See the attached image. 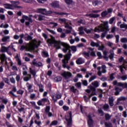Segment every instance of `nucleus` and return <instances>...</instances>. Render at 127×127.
Listing matches in <instances>:
<instances>
[{"instance_id":"1","label":"nucleus","mask_w":127,"mask_h":127,"mask_svg":"<svg viewBox=\"0 0 127 127\" xmlns=\"http://www.w3.org/2000/svg\"><path fill=\"white\" fill-rule=\"evenodd\" d=\"M12 4L5 3L3 4L6 9H13V8H22V6H18L20 3L19 1H12Z\"/></svg>"},{"instance_id":"2","label":"nucleus","mask_w":127,"mask_h":127,"mask_svg":"<svg viewBox=\"0 0 127 127\" xmlns=\"http://www.w3.org/2000/svg\"><path fill=\"white\" fill-rule=\"evenodd\" d=\"M51 39H48L47 42V43H49V46H52V45H54V47L56 48L57 50H58V49H60L61 47L60 46H59L60 44H61V42H59L56 41L55 40V37H53V36H51Z\"/></svg>"},{"instance_id":"3","label":"nucleus","mask_w":127,"mask_h":127,"mask_svg":"<svg viewBox=\"0 0 127 127\" xmlns=\"http://www.w3.org/2000/svg\"><path fill=\"white\" fill-rule=\"evenodd\" d=\"M61 45L64 47L63 51L64 53H67L68 50L70 51V49H71L72 51H73V52H76V51H77V48L75 46H70L69 44L64 42H61Z\"/></svg>"},{"instance_id":"4","label":"nucleus","mask_w":127,"mask_h":127,"mask_svg":"<svg viewBox=\"0 0 127 127\" xmlns=\"http://www.w3.org/2000/svg\"><path fill=\"white\" fill-rule=\"evenodd\" d=\"M99 86H100L99 82L98 81H94L92 82L91 84L88 86V88L90 89H86L85 92L87 93V94H90L91 91L92 92H96V88H98Z\"/></svg>"},{"instance_id":"5","label":"nucleus","mask_w":127,"mask_h":127,"mask_svg":"<svg viewBox=\"0 0 127 127\" xmlns=\"http://www.w3.org/2000/svg\"><path fill=\"white\" fill-rule=\"evenodd\" d=\"M64 119L66 122V127H72L73 126V120L72 118V112L68 113V115L65 116Z\"/></svg>"},{"instance_id":"6","label":"nucleus","mask_w":127,"mask_h":127,"mask_svg":"<svg viewBox=\"0 0 127 127\" xmlns=\"http://www.w3.org/2000/svg\"><path fill=\"white\" fill-rule=\"evenodd\" d=\"M26 20H28V21L25 22ZM20 22L21 23H24L25 22L26 26H29L30 25V23H32L33 22V20L31 18H29L27 16L25 15H23L22 17V19H20Z\"/></svg>"},{"instance_id":"7","label":"nucleus","mask_w":127,"mask_h":127,"mask_svg":"<svg viewBox=\"0 0 127 127\" xmlns=\"http://www.w3.org/2000/svg\"><path fill=\"white\" fill-rule=\"evenodd\" d=\"M38 13H41L44 15H48V14H51L52 11L51 10H47L45 8H40L37 9Z\"/></svg>"},{"instance_id":"8","label":"nucleus","mask_w":127,"mask_h":127,"mask_svg":"<svg viewBox=\"0 0 127 127\" xmlns=\"http://www.w3.org/2000/svg\"><path fill=\"white\" fill-rule=\"evenodd\" d=\"M16 91V87L13 86L12 88V90L9 92V94L10 95V97L12 98L13 101H15V98H17V95L14 94Z\"/></svg>"},{"instance_id":"9","label":"nucleus","mask_w":127,"mask_h":127,"mask_svg":"<svg viewBox=\"0 0 127 127\" xmlns=\"http://www.w3.org/2000/svg\"><path fill=\"white\" fill-rule=\"evenodd\" d=\"M87 117L88 119L87 120V125L88 126V127H94V125H93V124H94V121L92 118V115L89 114Z\"/></svg>"},{"instance_id":"10","label":"nucleus","mask_w":127,"mask_h":127,"mask_svg":"<svg viewBox=\"0 0 127 127\" xmlns=\"http://www.w3.org/2000/svg\"><path fill=\"white\" fill-rule=\"evenodd\" d=\"M62 76L65 79H69V78L72 77V73L70 71H64L62 73Z\"/></svg>"},{"instance_id":"11","label":"nucleus","mask_w":127,"mask_h":127,"mask_svg":"<svg viewBox=\"0 0 127 127\" xmlns=\"http://www.w3.org/2000/svg\"><path fill=\"white\" fill-rule=\"evenodd\" d=\"M32 64L33 66H36V67H42V63L41 62L37 63V61H36V59H34L32 62Z\"/></svg>"},{"instance_id":"12","label":"nucleus","mask_w":127,"mask_h":127,"mask_svg":"<svg viewBox=\"0 0 127 127\" xmlns=\"http://www.w3.org/2000/svg\"><path fill=\"white\" fill-rule=\"evenodd\" d=\"M89 94L90 93L85 94V95H87V96H88V97H87V96L86 95L83 96V99L86 103H88V102H89V100H90V99H91V98H92V97L94 96L93 94Z\"/></svg>"},{"instance_id":"13","label":"nucleus","mask_w":127,"mask_h":127,"mask_svg":"<svg viewBox=\"0 0 127 127\" xmlns=\"http://www.w3.org/2000/svg\"><path fill=\"white\" fill-rule=\"evenodd\" d=\"M62 63H63V68H66L67 70H70V67L69 65H67V63H66V60L65 59H63L62 60Z\"/></svg>"},{"instance_id":"14","label":"nucleus","mask_w":127,"mask_h":127,"mask_svg":"<svg viewBox=\"0 0 127 127\" xmlns=\"http://www.w3.org/2000/svg\"><path fill=\"white\" fill-rule=\"evenodd\" d=\"M71 56H72V54H71V50H69L68 53L64 56V59H65V61L66 60L69 61L71 59Z\"/></svg>"},{"instance_id":"15","label":"nucleus","mask_w":127,"mask_h":127,"mask_svg":"<svg viewBox=\"0 0 127 127\" xmlns=\"http://www.w3.org/2000/svg\"><path fill=\"white\" fill-rule=\"evenodd\" d=\"M76 63L77 65H81V64H84V63H85V61L83 60V58H79L76 60Z\"/></svg>"},{"instance_id":"16","label":"nucleus","mask_w":127,"mask_h":127,"mask_svg":"<svg viewBox=\"0 0 127 127\" xmlns=\"http://www.w3.org/2000/svg\"><path fill=\"white\" fill-rule=\"evenodd\" d=\"M114 101H115V99H114V97L112 96L111 97L109 98L108 102L110 107H114Z\"/></svg>"},{"instance_id":"17","label":"nucleus","mask_w":127,"mask_h":127,"mask_svg":"<svg viewBox=\"0 0 127 127\" xmlns=\"http://www.w3.org/2000/svg\"><path fill=\"white\" fill-rule=\"evenodd\" d=\"M118 85H119V87H121L122 88H123V89H127V82H125V83L119 82Z\"/></svg>"},{"instance_id":"18","label":"nucleus","mask_w":127,"mask_h":127,"mask_svg":"<svg viewBox=\"0 0 127 127\" xmlns=\"http://www.w3.org/2000/svg\"><path fill=\"white\" fill-rule=\"evenodd\" d=\"M15 58L16 59V60L17 62V64L18 66H21L22 65V63H21V60L19 58V57L18 56V54H16V56L15 57Z\"/></svg>"},{"instance_id":"19","label":"nucleus","mask_w":127,"mask_h":127,"mask_svg":"<svg viewBox=\"0 0 127 127\" xmlns=\"http://www.w3.org/2000/svg\"><path fill=\"white\" fill-rule=\"evenodd\" d=\"M26 86L28 88V91L29 93H32V92H33V89H31L32 88V84H30L29 83L27 82Z\"/></svg>"},{"instance_id":"20","label":"nucleus","mask_w":127,"mask_h":127,"mask_svg":"<svg viewBox=\"0 0 127 127\" xmlns=\"http://www.w3.org/2000/svg\"><path fill=\"white\" fill-rule=\"evenodd\" d=\"M37 86L39 87V92H40V93H42L44 91V85L40 83L37 84Z\"/></svg>"},{"instance_id":"21","label":"nucleus","mask_w":127,"mask_h":127,"mask_svg":"<svg viewBox=\"0 0 127 127\" xmlns=\"http://www.w3.org/2000/svg\"><path fill=\"white\" fill-rule=\"evenodd\" d=\"M0 59L1 60V62L2 63H3L5 60H6V56H5V54H2L0 55Z\"/></svg>"},{"instance_id":"22","label":"nucleus","mask_w":127,"mask_h":127,"mask_svg":"<svg viewBox=\"0 0 127 127\" xmlns=\"http://www.w3.org/2000/svg\"><path fill=\"white\" fill-rule=\"evenodd\" d=\"M115 91L116 92H115V96H119L120 95V93L123 91L122 89H120V88L116 87H115Z\"/></svg>"},{"instance_id":"23","label":"nucleus","mask_w":127,"mask_h":127,"mask_svg":"<svg viewBox=\"0 0 127 127\" xmlns=\"http://www.w3.org/2000/svg\"><path fill=\"white\" fill-rule=\"evenodd\" d=\"M90 46H91V47L98 48V47L99 46V42L96 43L94 42V41H92L90 43Z\"/></svg>"},{"instance_id":"24","label":"nucleus","mask_w":127,"mask_h":127,"mask_svg":"<svg viewBox=\"0 0 127 127\" xmlns=\"http://www.w3.org/2000/svg\"><path fill=\"white\" fill-rule=\"evenodd\" d=\"M10 47V46H9L8 47H6L4 46H1V52H7L8 51V48Z\"/></svg>"},{"instance_id":"25","label":"nucleus","mask_w":127,"mask_h":127,"mask_svg":"<svg viewBox=\"0 0 127 127\" xmlns=\"http://www.w3.org/2000/svg\"><path fill=\"white\" fill-rule=\"evenodd\" d=\"M31 74H28L27 76L23 77V81H24V82H28L29 80H31Z\"/></svg>"},{"instance_id":"26","label":"nucleus","mask_w":127,"mask_h":127,"mask_svg":"<svg viewBox=\"0 0 127 127\" xmlns=\"http://www.w3.org/2000/svg\"><path fill=\"white\" fill-rule=\"evenodd\" d=\"M42 56L44 58H46V57H49V54H48V52L46 51H44L42 52Z\"/></svg>"},{"instance_id":"27","label":"nucleus","mask_w":127,"mask_h":127,"mask_svg":"<svg viewBox=\"0 0 127 127\" xmlns=\"http://www.w3.org/2000/svg\"><path fill=\"white\" fill-rule=\"evenodd\" d=\"M89 16L90 17H92V18H97L98 17H100V14L91 13L89 14Z\"/></svg>"},{"instance_id":"28","label":"nucleus","mask_w":127,"mask_h":127,"mask_svg":"<svg viewBox=\"0 0 127 127\" xmlns=\"http://www.w3.org/2000/svg\"><path fill=\"white\" fill-rule=\"evenodd\" d=\"M63 78L60 76H58L55 77L54 80L55 82H61L62 81Z\"/></svg>"},{"instance_id":"29","label":"nucleus","mask_w":127,"mask_h":127,"mask_svg":"<svg viewBox=\"0 0 127 127\" xmlns=\"http://www.w3.org/2000/svg\"><path fill=\"white\" fill-rule=\"evenodd\" d=\"M51 5L53 6V7H56L57 8L59 7V3L57 1L53 2Z\"/></svg>"},{"instance_id":"30","label":"nucleus","mask_w":127,"mask_h":127,"mask_svg":"<svg viewBox=\"0 0 127 127\" xmlns=\"http://www.w3.org/2000/svg\"><path fill=\"white\" fill-rule=\"evenodd\" d=\"M54 13L58 15H68L69 14L68 13H65L64 12H54Z\"/></svg>"},{"instance_id":"31","label":"nucleus","mask_w":127,"mask_h":127,"mask_svg":"<svg viewBox=\"0 0 127 127\" xmlns=\"http://www.w3.org/2000/svg\"><path fill=\"white\" fill-rule=\"evenodd\" d=\"M59 21L60 22V23H66V22H67V19H66V18H59Z\"/></svg>"},{"instance_id":"32","label":"nucleus","mask_w":127,"mask_h":127,"mask_svg":"<svg viewBox=\"0 0 127 127\" xmlns=\"http://www.w3.org/2000/svg\"><path fill=\"white\" fill-rule=\"evenodd\" d=\"M105 118L106 121H109L111 120V118H112V116H111V115H110L109 113H106L105 114Z\"/></svg>"},{"instance_id":"33","label":"nucleus","mask_w":127,"mask_h":127,"mask_svg":"<svg viewBox=\"0 0 127 127\" xmlns=\"http://www.w3.org/2000/svg\"><path fill=\"white\" fill-rule=\"evenodd\" d=\"M30 73L33 75V77L36 75V71L35 70L32 69L31 68H30Z\"/></svg>"},{"instance_id":"34","label":"nucleus","mask_w":127,"mask_h":127,"mask_svg":"<svg viewBox=\"0 0 127 127\" xmlns=\"http://www.w3.org/2000/svg\"><path fill=\"white\" fill-rule=\"evenodd\" d=\"M105 29L106 31H105V30L104 29H102L101 31L103 32L106 35H107V34H108V32L110 31V29H109V27H106V28H105Z\"/></svg>"},{"instance_id":"35","label":"nucleus","mask_w":127,"mask_h":127,"mask_svg":"<svg viewBox=\"0 0 127 127\" xmlns=\"http://www.w3.org/2000/svg\"><path fill=\"white\" fill-rule=\"evenodd\" d=\"M9 36H5L2 38L1 41L2 42H6V41H7L8 39H9Z\"/></svg>"},{"instance_id":"36","label":"nucleus","mask_w":127,"mask_h":127,"mask_svg":"<svg viewBox=\"0 0 127 127\" xmlns=\"http://www.w3.org/2000/svg\"><path fill=\"white\" fill-rule=\"evenodd\" d=\"M104 125L105 127H113V124L111 122H105Z\"/></svg>"},{"instance_id":"37","label":"nucleus","mask_w":127,"mask_h":127,"mask_svg":"<svg viewBox=\"0 0 127 127\" xmlns=\"http://www.w3.org/2000/svg\"><path fill=\"white\" fill-rule=\"evenodd\" d=\"M44 17H45L44 16H43L41 14H39L38 20L39 21H42V20H44Z\"/></svg>"},{"instance_id":"38","label":"nucleus","mask_w":127,"mask_h":127,"mask_svg":"<svg viewBox=\"0 0 127 127\" xmlns=\"http://www.w3.org/2000/svg\"><path fill=\"white\" fill-rule=\"evenodd\" d=\"M98 50H100L102 51L105 49V46L104 45H102V46H100V43H99V46L98 47Z\"/></svg>"},{"instance_id":"39","label":"nucleus","mask_w":127,"mask_h":127,"mask_svg":"<svg viewBox=\"0 0 127 127\" xmlns=\"http://www.w3.org/2000/svg\"><path fill=\"white\" fill-rule=\"evenodd\" d=\"M115 73H112L110 75V80L114 81L115 80Z\"/></svg>"},{"instance_id":"40","label":"nucleus","mask_w":127,"mask_h":127,"mask_svg":"<svg viewBox=\"0 0 127 127\" xmlns=\"http://www.w3.org/2000/svg\"><path fill=\"white\" fill-rule=\"evenodd\" d=\"M116 20V17H113L111 18L109 20L110 24H113L114 23V21Z\"/></svg>"},{"instance_id":"41","label":"nucleus","mask_w":127,"mask_h":127,"mask_svg":"<svg viewBox=\"0 0 127 127\" xmlns=\"http://www.w3.org/2000/svg\"><path fill=\"white\" fill-rule=\"evenodd\" d=\"M107 15H108V12H107V10H105L101 13V16L102 17H105L107 16Z\"/></svg>"},{"instance_id":"42","label":"nucleus","mask_w":127,"mask_h":127,"mask_svg":"<svg viewBox=\"0 0 127 127\" xmlns=\"http://www.w3.org/2000/svg\"><path fill=\"white\" fill-rule=\"evenodd\" d=\"M92 30H93V29H88V30L87 29V28H85L84 29V31L87 33V34H89V33H91Z\"/></svg>"},{"instance_id":"43","label":"nucleus","mask_w":127,"mask_h":127,"mask_svg":"<svg viewBox=\"0 0 127 127\" xmlns=\"http://www.w3.org/2000/svg\"><path fill=\"white\" fill-rule=\"evenodd\" d=\"M70 91L75 94V93H77V91H78V90L77 89H75V87L72 86L70 88Z\"/></svg>"},{"instance_id":"44","label":"nucleus","mask_w":127,"mask_h":127,"mask_svg":"<svg viewBox=\"0 0 127 127\" xmlns=\"http://www.w3.org/2000/svg\"><path fill=\"white\" fill-rule=\"evenodd\" d=\"M57 124H58V121L55 120L52 122L50 126V127H52V126H57Z\"/></svg>"},{"instance_id":"45","label":"nucleus","mask_w":127,"mask_h":127,"mask_svg":"<svg viewBox=\"0 0 127 127\" xmlns=\"http://www.w3.org/2000/svg\"><path fill=\"white\" fill-rule=\"evenodd\" d=\"M120 28H125V29H127V24H125V22L123 24H121L120 25Z\"/></svg>"},{"instance_id":"46","label":"nucleus","mask_w":127,"mask_h":127,"mask_svg":"<svg viewBox=\"0 0 127 127\" xmlns=\"http://www.w3.org/2000/svg\"><path fill=\"white\" fill-rule=\"evenodd\" d=\"M16 93L17 94V95H23V93H24V91L21 90V89H19V90H17Z\"/></svg>"},{"instance_id":"47","label":"nucleus","mask_w":127,"mask_h":127,"mask_svg":"<svg viewBox=\"0 0 127 127\" xmlns=\"http://www.w3.org/2000/svg\"><path fill=\"white\" fill-rule=\"evenodd\" d=\"M25 35H27V40L28 41H30V40H32L33 37L30 36L28 34H25Z\"/></svg>"},{"instance_id":"48","label":"nucleus","mask_w":127,"mask_h":127,"mask_svg":"<svg viewBox=\"0 0 127 127\" xmlns=\"http://www.w3.org/2000/svg\"><path fill=\"white\" fill-rule=\"evenodd\" d=\"M64 1L66 4H72L73 3V0H64Z\"/></svg>"},{"instance_id":"49","label":"nucleus","mask_w":127,"mask_h":127,"mask_svg":"<svg viewBox=\"0 0 127 127\" xmlns=\"http://www.w3.org/2000/svg\"><path fill=\"white\" fill-rule=\"evenodd\" d=\"M42 100V102L43 103V104L44 105H45V103H47V101H48V98H42L41 99Z\"/></svg>"},{"instance_id":"50","label":"nucleus","mask_w":127,"mask_h":127,"mask_svg":"<svg viewBox=\"0 0 127 127\" xmlns=\"http://www.w3.org/2000/svg\"><path fill=\"white\" fill-rule=\"evenodd\" d=\"M45 111L46 114H48V113L50 112V106H46Z\"/></svg>"},{"instance_id":"51","label":"nucleus","mask_w":127,"mask_h":127,"mask_svg":"<svg viewBox=\"0 0 127 127\" xmlns=\"http://www.w3.org/2000/svg\"><path fill=\"white\" fill-rule=\"evenodd\" d=\"M97 55L98 57V59H102L103 58V56H102V53L98 52L97 53Z\"/></svg>"},{"instance_id":"52","label":"nucleus","mask_w":127,"mask_h":127,"mask_svg":"<svg viewBox=\"0 0 127 127\" xmlns=\"http://www.w3.org/2000/svg\"><path fill=\"white\" fill-rule=\"evenodd\" d=\"M121 42L122 43H127V38H121Z\"/></svg>"},{"instance_id":"53","label":"nucleus","mask_w":127,"mask_h":127,"mask_svg":"<svg viewBox=\"0 0 127 127\" xmlns=\"http://www.w3.org/2000/svg\"><path fill=\"white\" fill-rule=\"evenodd\" d=\"M63 109L65 112H67V111H69V107L66 105H64L63 107Z\"/></svg>"},{"instance_id":"54","label":"nucleus","mask_w":127,"mask_h":127,"mask_svg":"<svg viewBox=\"0 0 127 127\" xmlns=\"http://www.w3.org/2000/svg\"><path fill=\"white\" fill-rule=\"evenodd\" d=\"M22 1L26 3H32L33 2V0H22Z\"/></svg>"},{"instance_id":"55","label":"nucleus","mask_w":127,"mask_h":127,"mask_svg":"<svg viewBox=\"0 0 127 127\" xmlns=\"http://www.w3.org/2000/svg\"><path fill=\"white\" fill-rule=\"evenodd\" d=\"M3 80L6 84H8V85H9V80L7 78L4 77L3 78Z\"/></svg>"},{"instance_id":"56","label":"nucleus","mask_w":127,"mask_h":127,"mask_svg":"<svg viewBox=\"0 0 127 127\" xmlns=\"http://www.w3.org/2000/svg\"><path fill=\"white\" fill-rule=\"evenodd\" d=\"M96 78H97V76H96V75L91 76L89 79V83L92 82V81H93V80H95V79H96Z\"/></svg>"},{"instance_id":"57","label":"nucleus","mask_w":127,"mask_h":127,"mask_svg":"<svg viewBox=\"0 0 127 127\" xmlns=\"http://www.w3.org/2000/svg\"><path fill=\"white\" fill-rule=\"evenodd\" d=\"M17 118H18V122H19L20 124H22L23 123V119H22V118H21V117L19 116H17Z\"/></svg>"},{"instance_id":"58","label":"nucleus","mask_w":127,"mask_h":127,"mask_svg":"<svg viewBox=\"0 0 127 127\" xmlns=\"http://www.w3.org/2000/svg\"><path fill=\"white\" fill-rule=\"evenodd\" d=\"M115 37H116V43H118V42H119L120 41V35H115Z\"/></svg>"},{"instance_id":"59","label":"nucleus","mask_w":127,"mask_h":127,"mask_svg":"<svg viewBox=\"0 0 127 127\" xmlns=\"http://www.w3.org/2000/svg\"><path fill=\"white\" fill-rule=\"evenodd\" d=\"M98 113H99V114H101V117H103V116H104V115H105V112H104V111H103V110L102 109H99Z\"/></svg>"},{"instance_id":"60","label":"nucleus","mask_w":127,"mask_h":127,"mask_svg":"<svg viewBox=\"0 0 127 127\" xmlns=\"http://www.w3.org/2000/svg\"><path fill=\"white\" fill-rule=\"evenodd\" d=\"M2 103H3V104H4L5 105H6L7 103H8V100L6 98L3 99L2 100Z\"/></svg>"},{"instance_id":"61","label":"nucleus","mask_w":127,"mask_h":127,"mask_svg":"<svg viewBox=\"0 0 127 127\" xmlns=\"http://www.w3.org/2000/svg\"><path fill=\"white\" fill-rule=\"evenodd\" d=\"M101 81H102V82H105V81L108 80V78L106 76H102L100 78Z\"/></svg>"},{"instance_id":"62","label":"nucleus","mask_w":127,"mask_h":127,"mask_svg":"<svg viewBox=\"0 0 127 127\" xmlns=\"http://www.w3.org/2000/svg\"><path fill=\"white\" fill-rule=\"evenodd\" d=\"M114 38V35L108 34L106 36L107 39H111Z\"/></svg>"},{"instance_id":"63","label":"nucleus","mask_w":127,"mask_h":127,"mask_svg":"<svg viewBox=\"0 0 127 127\" xmlns=\"http://www.w3.org/2000/svg\"><path fill=\"white\" fill-rule=\"evenodd\" d=\"M37 105H38V106H44V104H43V102H42V100H39L37 102Z\"/></svg>"},{"instance_id":"64","label":"nucleus","mask_w":127,"mask_h":127,"mask_svg":"<svg viewBox=\"0 0 127 127\" xmlns=\"http://www.w3.org/2000/svg\"><path fill=\"white\" fill-rule=\"evenodd\" d=\"M110 60H113L115 57V54H110L109 56Z\"/></svg>"}]
</instances>
